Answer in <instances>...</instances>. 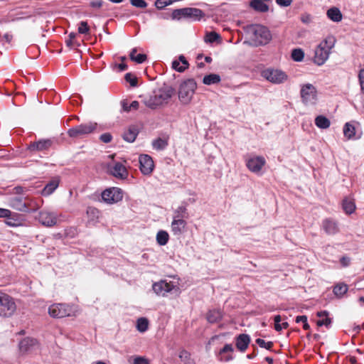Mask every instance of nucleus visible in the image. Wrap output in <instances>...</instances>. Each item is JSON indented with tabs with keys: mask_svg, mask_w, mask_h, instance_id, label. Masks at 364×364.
<instances>
[{
	"mask_svg": "<svg viewBox=\"0 0 364 364\" xmlns=\"http://www.w3.org/2000/svg\"><path fill=\"white\" fill-rule=\"evenodd\" d=\"M174 94L175 89L172 86L164 85L154 90L153 95L144 100V104L147 107L155 109L167 105Z\"/></svg>",
	"mask_w": 364,
	"mask_h": 364,
	"instance_id": "nucleus-1",
	"label": "nucleus"
},
{
	"mask_svg": "<svg viewBox=\"0 0 364 364\" xmlns=\"http://www.w3.org/2000/svg\"><path fill=\"white\" fill-rule=\"evenodd\" d=\"M245 31L255 46L266 45L272 39L269 28L261 24L249 25L246 27Z\"/></svg>",
	"mask_w": 364,
	"mask_h": 364,
	"instance_id": "nucleus-2",
	"label": "nucleus"
},
{
	"mask_svg": "<svg viewBox=\"0 0 364 364\" xmlns=\"http://www.w3.org/2000/svg\"><path fill=\"white\" fill-rule=\"evenodd\" d=\"M197 84L194 79H188L183 81L178 87V95L180 102L183 105H188L191 101Z\"/></svg>",
	"mask_w": 364,
	"mask_h": 364,
	"instance_id": "nucleus-3",
	"label": "nucleus"
},
{
	"mask_svg": "<svg viewBox=\"0 0 364 364\" xmlns=\"http://www.w3.org/2000/svg\"><path fill=\"white\" fill-rule=\"evenodd\" d=\"M97 127L96 122H89L85 124L73 127L68 130V134L71 138H82L93 133Z\"/></svg>",
	"mask_w": 364,
	"mask_h": 364,
	"instance_id": "nucleus-4",
	"label": "nucleus"
},
{
	"mask_svg": "<svg viewBox=\"0 0 364 364\" xmlns=\"http://www.w3.org/2000/svg\"><path fill=\"white\" fill-rule=\"evenodd\" d=\"M203 16V12L196 8H183L175 9L171 14V18L173 20H180L182 18H191L195 20H199Z\"/></svg>",
	"mask_w": 364,
	"mask_h": 364,
	"instance_id": "nucleus-5",
	"label": "nucleus"
},
{
	"mask_svg": "<svg viewBox=\"0 0 364 364\" xmlns=\"http://www.w3.org/2000/svg\"><path fill=\"white\" fill-rule=\"evenodd\" d=\"M16 311V304L8 294L0 291V316L9 317Z\"/></svg>",
	"mask_w": 364,
	"mask_h": 364,
	"instance_id": "nucleus-6",
	"label": "nucleus"
},
{
	"mask_svg": "<svg viewBox=\"0 0 364 364\" xmlns=\"http://www.w3.org/2000/svg\"><path fill=\"white\" fill-rule=\"evenodd\" d=\"M32 200L30 203H26L22 197L15 196L9 199V206L20 212H35L39 208L38 205H35L33 208H29L31 205Z\"/></svg>",
	"mask_w": 364,
	"mask_h": 364,
	"instance_id": "nucleus-7",
	"label": "nucleus"
},
{
	"mask_svg": "<svg viewBox=\"0 0 364 364\" xmlns=\"http://www.w3.org/2000/svg\"><path fill=\"white\" fill-rule=\"evenodd\" d=\"M301 97L306 105H314L317 101L316 87L311 84H306L301 89Z\"/></svg>",
	"mask_w": 364,
	"mask_h": 364,
	"instance_id": "nucleus-8",
	"label": "nucleus"
},
{
	"mask_svg": "<svg viewBox=\"0 0 364 364\" xmlns=\"http://www.w3.org/2000/svg\"><path fill=\"white\" fill-rule=\"evenodd\" d=\"M123 193L120 188L113 187L102 193V200L107 203H115L122 200Z\"/></svg>",
	"mask_w": 364,
	"mask_h": 364,
	"instance_id": "nucleus-9",
	"label": "nucleus"
},
{
	"mask_svg": "<svg viewBox=\"0 0 364 364\" xmlns=\"http://www.w3.org/2000/svg\"><path fill=\"white\" fill-rule=\"evenodd\" d=\"M39 343L36 338L26 337L22 339L18 343V350L21 355H26L32 353L38 348Z\"/></svg>",
	"mask_w": 364,
	"mask_h": 364,
	"instance_id": "nucleus-10",
	"label": "nucleus"
},
{
	"mask_svg": "<svg viewBox=\"0 0 364 364\" xmlns=\"http://www.w3.org/2000/svg\"><path fill=\"white\" fill-rule=\"evenodd\" d=\"M262 76L268 81L280 84L284 82L287 79V75L285 73L279 70L267 69L262 72Z\"/></svg>",
	"mask_w": 364,
	"mask_h": 364,
	"instance_id": "nucleus-11",
	"label": "nucleus"
},
{
	"mask_svg": "<svg viewBox=\"0 0 364 364\" xmlns=\"http://www.w3.org/2000/svg\"><path fill=\"white\" fill-rule=\"evenodd\" d=\"M40 223L46 227H53L57 224L58 215L53 212L42 210L37 218Z\"/></svg>",
	"mask_w": 364,
	"mask_h": 364,
	"instance_id": "nucleus-12",
	"label": "nucleus"
},
{
	"mask_svg": "<svg viewBox=\"0 0 364 364\" xmlns=\"http://www.w3.org/2000/svg\"><path fill=\"white\" fill-rule=\"evenodd\" d=\"M48 314L53 318H63L70 314L68 306L63 304H55L48 308Z\"/></svg>",
	"mask_w": 364,
	"mask_h": 364,
	"instance_id": "nucleus-13",
	"label": "nucleus"
},
{
	"mask_svg": "<svg viewBox=\"0 0 364 364\" xmlns=\"http://www.w3.org/2000/svg\"><path fill=\"white\" fill-rule=\"evenodd\" d=\"M343 132L348 140H356L361 137L362 132L359 129V125L355 122H348L345 124Z\"/></svg>",
	"mask_w": 364,
	"mask_h": 364,
	"instance_id": "nucleus-14",
	"label": "nucleus"
},
{
	"mask_svg": "<svg viewBox=\"0 0 364 364\" xmlns=\"http://www.w3.org/2000/svg\"><path fill=\"white\" fill-rule=\"evenodd\" d=\"M139 168L144 175H149L154 170V164L152 158L147 154H141L139 157Z\"/></svg>",
	"mask_w": 364,
	"mask_h": 364,
	"instance_id": "nucleus-15",
	"label": "nucleus"
},
{
	"mask_svg": "<svg viewBox=\"0 0 364 364\" xmlns=\"http://www.w3.org/2000/svg\"><path fill=\"white\" fill-rule=\"evenodd\" d=\"M176 285L173 282H167L165 280H161L153 284L152 288L154 292L158 295L165 296L167 293L170 292L174 289Z\"/></svg>",
	"mask_w": 364,
	"mask_h": 364,
	"instance_id": "nucleus-16",
	"label": "nucleus"
},
{
	"mask_svg": "<svg viewBox=\"0 0 364 364\" xmlns=\"http://www.w3.org/2000/svg\"><path fill=\"white\" fill-rule=\"evenodd\" d=\"M266 161L263 156H255L250 158L247 161V166L250 171L258 173L264 166Z\"/></svg>",
	"mask_w": 364,
	"mask_h": 364,
	"instance_id": "nucleus-17",
	"label": "nucleus"
},
{
	"mask_svg": "<svg viewBox=\"0 0 364 364\" xmlns=\"http://www.w3.org/2000/svg\"><path fill=\"white\" fill-rule=\"evenodd\" d=\"M328 55L329 51L318 45L315 50V55L314 58V63L318 65H323L328 59Z\"/></svg>",
	"mask_w": 364,
	"mask_h": 364,
	"instance_id": "nucleus-18",
	"label": "nucleus"
},
{
	"mask_svg": "<svg viewBox=\"0 0 364 364\" xmlns=\"http://www.w3.org/2000/svg\"><path fill=\"white\" fill-rule=\"evenodd\" d=\"M23 222L24 219L20 214L12 213L11 211L10 215L6 217L5 220L6 225L13 228L22 226L23 225Z\"/></svg>",
	"mask_w": 364,
	"mask_h": 364,
	"instance_id": "nucleus-19",
	"label": "nucleus"
},
{
	"mask_svg": "<svg viewBox=\"0 0 364 364\" xmlns=\"http://www.w3.org/2000/svg\"><path fill=\"white\" fill-rule=\"evenodd\" d=\"M111 173L116 178H125L128 175V172L125 166L119 162L115 163L110 169Z\"/></svg>",
	"mask_w": 364,
	"mask_h": 364,
	"instance_id": "nucleus-20",
	"label": "nucleus"
},
{
	"mask_svg": "<svg viewBox=\"0 0 364 364\" xmlns=\"http://www.w3.org/2000/svg\"><path fill=\"white\" fill-rule=\"evenodd\" d=\"M187 223L185 220L173 219L171 223V231L174 235H181L186 230Z\"/></svg>",
	"mask_w": 364,
	"mask_h": 364,
	"instance_id": "nucleus-21",
	"label": "nucleus"
},
{
	"mask_svg": "<svg viewBox=\"0 0 364 364\" xmlns=\"http://www.w3.org/2000/svg\"><path fill=\"white\" fill-rule=\"evenodd\" d=\"M52 144L50 139H41L30 144L28 149L31 151H44L48 149Z\"/></svg>",
	"mask_w": 364,
	"mask_h": 364,
	"instance_id": "nucleus-22",
	"label": "nucleus"
},
{
	"mask_svg": "<svg viewBox=\"0 0 364 364\" xmlns=\"http://www.w3.org/2000/svg\"><path fill=\"white\" fill-rule=\"evenodd\" d=\"M188 63L186 58L181 55L178 57V60H173L172 63V68L179 73H183L188 68Z\"/></svg>",
	"mask_w": 364,
	"mask_h": 364,
	"instance_id": "nucleus-23",
	"label": "nucleus"
},
{
	"mask_svg": "<svg viewBox=\"0 0 364 364\" xmlns=\"http://www.w3.org/2000/svg\"><path fill=\"white\" fill-rule=\"evenodd\" d=\"M250 342V338L247 334H240L236 338V346L242 352L245 351Z\"/></svg>",
	"mask_w": 364,
	"mask_h": 364,
	"instance_id": "nucleus-24",
	"label": "nucleus"
},
{
	"mask_svg": "<svg viewBox=\"0 0 364 364\" xmlns=\"http://www.w3.org/2000/svg\"><path fill=\"white\" fill-rule=\"evenodd\" d=\"M59 186V181L53 179L50 181L41 191V194L44 196H48L52 194Z\"/></svg>",
	"mask_w": 364,
	"mask_h": 364,
	"instance_id": "nucleus-25",
	"label": "nucleus"
},
{
	"mask_svg": "<svg viewBox=\"0 0 364 364\" xmlns=\"http://www.w3.org/2000/svg\"><path fill=\"white\" fill-rule=\"evenodd\" d=\"M138 135L137 129L134 127H130L123 134V139L129 143L134 142Z\"/></svg>",
	"mask_w": 364,
	"mask_h": 364,
	"instance_id": "nucleus-26",
	"label": "nucleus"
},
{
	"mask_svg": "<svg viewBox=\"0 0 364 364\" xmlns=\"http://www.w3.org/2000/svg\"><path fill=\"white\" fill-rule=\"evenodd\" d=\"M222 317V312L219 309L210 310L206 316L208 321L211 323L218 322Z\"/></svg>",
	"mask_w": 364,
	"mask_h": 364,
	"instance_id": "nucleus-27",
	"label": "nucleus"
},
{
	"mask_svg": "<svg viewBox=\"0 0 364 364\" xmlns=\"http://www.w3.org/2000/svg\"><path fill=\"white\" fill-rule=\"evenodd\" d=\"M323 228L328 234H334L338 230L336 224L330 219H326L323 222Z\"/></svg>",
	"mask_w": 364,
	"mask_h": 364,
	"instance_id": "nucleus-28",
	"label": "nucleus"
},
{
	"mask_svg": "<svg viewBox=\"0 0 364 364\" xmlns=\"http://www.w3.org/2000/svg\"><path fill=\"white\" fill-rule=\"evenodd\" d=\"M221 81V77L218 74L211 73L205 75L203 79V83L206 85L218 84Z\"/></svg>",
	"mask_w": 364,
	"mask_h": 364,
	"instance_id": "nucleus-29",
	"label": "nucleus"
},
{
	"mask_svg": "<svg viewBox=\"0 0 364 364\" xmlns=\"http://www.w3.org/2000/svg\"><path fill=\"white\" fill-rule=\"evenodd\" d=\"M316 126L322 129H327L330 127V120L323 115H318L315 118Z\"/></svg>",
	"mask_w": 364,
	"mask_h": 364,
	"instance_id": "nucleus-30",
	"label": "nucleus"
},
{
	"mask_svg": "<svg viewBox=\"0 0 364 364\" xmlns=\"http://www.w3.org/2000/svg\"><path fill=\"white\" fill-rule=\"evenodd\" d=\"M327 16L334 22L341 21V12L337 7H332L327 11Z\"/></svg>",
	"mask_w": 364,
	"mask_h": 364,
	"instance_id": "nucleus-31",
	"label": "nucleus"
},
{
	"mask_svg": "<svg viewBox=\"0 0 364 364\" xmlns=\"http://www.w3.org/2000/svg\"><path fill=\"white\" fill-rule=\"evenodd\" d=\"M250 6L255 10L260 12H267L269 10V6L262 0H252Z\"/></svg>",
	"mask_w": 364,
	"mask_h": 364,
	"instance_id": "nucleus-32",
	"label": "nucleus"
},
{
	"mask_svg": "<svg viewBox=\"0 0 364 364\" xmlns=\"http://www.w3.org/2000/svg\"><path fill=\"white\" fill-rule=\"evenodd\" d=\"M317 316L320 318V319L318 320L316 322L318 326H321L323 325L328 326L330 324L331 319L328 317L327 311H318L317 313Z\"/></svg>",
	"mask_w": 364,
	"mask_h": 364,
	"instance_id": "nucleus-33",
	"label": "nucleus"
},
{
	"mask_svg": "<svg viewBox=\"0 0 364 364\" xmlns=\"http://www.w3.org/2000/svg\"><path fill=\"white\" fill-rule=\"evenodd\" d=\"M188 217V214L186 208L185 206H179L175 210L173 219L185 220Z\"/></svg>",
	"mask_w": 364,
	"mask_h": 364,
	"instance_id": "nucleus-34",
	"label": "nucleus"
},
{
	"mask_svg": "<svg viewBox=\"0 0 364 364\" xmlns=\"http://www.w3.org/2000/svg\"><path fill=\"white\" fill-rule=\"evenodd\" d=\"M355 202L351 199H346L343 201V209L348 215L353 213L355 210Z\"/></svg>",
	"mask_w": 364,
	"mask_h": 364,
	"instance_id": "nucleus-35",
	"label": "nucleus"
},
{
	"mask_svg": "<svg viewBox=\"0 0 364 364\" xmlns=\"http://www.w3.org/2000/svg\"><path fill=\"white\" fill-rule=\"evenodd\" d=\"M168 239L169 235L165 230H159L156 234V242L159 245L164 246L166 245Z\"/></svg>",
	"mask_w": 364,
	"mask_h": 364,
	"instance_id": "nucleus-36",
	"label": "nucleus"
},
{
	"mask_svg": "<svg viewBox=\"0 0 364 364\" xmlns=\"http://www.w3.org/2000/svg\"><path fill=\"white\" fill-rule=\"evenodd\" d=\"M122 109L124 112H130L132 110H136L139 108V102L134 100L129 103L127 100H123L121 102Z\"/></svg>",
	"mask_w": 364,
	"mask_h": 364,
	"instance_id": "nucleus-37",
	"label": "nucleus"
},
{
	"mask_svg": "<svg viewBox=\"0 0 364 364\" xmlns=\"http://www.w3.org/2000/svg\"><path fill=\"white\" fill-rule=\"evenodd\" d=\"M134 53H136V48H133L130 53L129 57L132 61L140 64L146 60L147 57L145 54L140 53L136 55H134Z\"/></svg>",
	"mask_w": 364,
	"mask_h": 364,
	"instance_id": "nucleus-38",
	"label": "nucleus"
},
{
	"mask_svg": "<svg viewBox=\"0 0 364 364\" xmlns=\"http://www.w3.org/2000/svg\"><path fill=\"white\" fill-rule=\"evenodd\" d=\"M167 140L161 138H158L152 141V146L156 150H163L167 146Z\"/></svg>",
	"mask_w": 364,
	"mask_h": 364,
	"instance_id": "nucleus-39",
	"label": "nucleus"
},
{
	"mask_svg": "<svg viewBox=\"0 0 364 364\" xmlns=\"http://www.w3.org/2000/svg\"><path fill=\"white\" fill-rule=\"evenodd\" d=\"M149 321L146 318H139L136 321V328L139 332H145L148 329Z\"/></svg>",
	"mask_w": 364,
	"mask_h": 364,
	"instance_id": "nucleus-40",
	"label": "nucleus"
},
{
	"mask_svg": "<svg viewBox=\"0 0 364 364\" xmlns=\"http://www.w3.org/2000/svg\"><path fill=\"white\" fill-rule=\"evenodd\" d=\"M335 42L336 40L333 36H328L319 45L330 52V50L334 46Z\"/></svg>",
	"mask_w": 364,
	"mask_h": 364,
	"instance_id": "nucleus-41",
	"label": "nucleus"
},
{
	"mask_svg": "<svg viewBox=\"0 0 364 364\" xmlns=\"http://www.w3.org/2000/svg\"><path fill=\"white\" fill-rule=\"evenodd\" d=\"M304 57V53L301 48H295L291 52V58L294 61L300 62Z\"/></svg>",
	"mask_w": 364,
	"mask_h": 364,
	"instance_id": "nucleus-42",
	"label": "nucleus"
},
{
	"mask_svg": "<svg viewBox=\"0 0 364 364\" xmlns=\"http://www.w3.org/2000/svg\"><path fill=\"white\" fill-rule=\"evenodd\" d=\"M87 214L90 220L95 221L99 218L100 211L93 207H88L87 209Z\"/></svg>",
	"mask_w": 364,
	"mask_h": 364,
	"instance_id": "nucleus-43",
	"label": "nucleus"
},
{
	"mask_svg": "<svg viewBox=\"0 0 364 364\" xmlns=\"http://www.w3.org/2000/svg\"><path fill=\"white\" fill-rule=\"evenodd\" d=\"M220 38V36L216 32L212 31L207 33L205 36L204 40L206 43H213Z\"/></svg>",
	"mask_w": 364,
	"mask_h": 364,
	"instance_id": "nucleus-44",
	"label": "nucleus"
},
{
	"mask_svg": "<svg viewBox=\"0 0 364 364\" xmlns=\"http://www.w3.org/2000/svg\"><path fill=\"white\" fill-rule=\"evenodd\" d=\"M90 26H88L87 21H81L79 24L77 31L80 34H90Z\"/></svg>",
	"mask_w": 364,
	"mask_h": 364,
	"instance_id": "nucleus-45",
	"label": "nucleus"
},
{
	"mask_svg": "<svg viewBox=\"0 0 364 364\" xmlns=\"http://www.w3.org/2000/svg\"><path fill=\"white\" fill-rule=\"evenodd\" d=\"M256 343L259 345V347L266 348L267 350H270L273 346L274 343L272 341L266 342L262 338H257L255 341Z\"/></svg>",
	"mask_w": 364,
	"mask_h": 364,
	"instance_id": "nucleus-46",
	"label": "nucleus"
},
{
	"mask_svg": "<svg viewBox=\"0 0 364 364\" xmlns=\"http://www.w3.org/2000/svg\"><path fill=\"white\" fill-rule=\"evenodd\" d=\"M130 3L136 8L144 9L147 6V3L144 0H130Z\"/></svg>",
	"mask_w": 364,
	"mask_h": 364,
	"instance_id": "nucleus-47",
	"label": "nucleus"
},
{
	"mask_svg": "<svg viewBox=\"0 0 364 364\" xmlns=\"http://www.w3.org/2000/svg\"><path fill=\"white\" fill-rule=\"evenodd\" d=\"M358 80L360 86V90L364 94V68H361L358 72Z\"/></svg>",
	"mask_w": 364,
	"mask_h": 364,
	"instance_id": "nucleus-48",
	"label": "nucleus"
},
{
	"mask_svg": "<svg viewBox=\"0 0 364 364\" xmlns=\"http://www.w3.org/2000/svg\"><path fill=\"white\" fill-rule=\"evenodd\" d=\"M125 80L127 82H129L131 86L134 87L137 84V79L136 77L133 76L131 73H127L125 75Z\"/></svg>",
	"mask_w": 364,
	"mask_h": 364,
	"instance_id": "nucleus-49",
	"label": "nucleus"
},
{
	"mask_svg": "<svg viewBox=\"0 0 364 364\" xmlns=\"http://www.w3.org/2000/svg\"><path fill=\"white\" fill-rule=\"evenodd\" d=\"M134 364H150V363L145 357L136 356L134 359Z\"/></svg>",
	"mask_w": 364,
	"mask_h": 364,
	"instance_id": "nucleus-50",
	"label": "nucleus"
},
{
	"mask_svg": "<svg viewBox=\"0 0 364 364\" xmlns=\"http://www.w3.org/2000/svg\"><path fill=\"white\" fill-rule=\"evenodd\" d=\"M170 4H171V0H157L155 3L156 6L160 9L164 8Z\"/></svg>",
	"mask_w": 364,
	"mask_h": 364,
	"instance_id": "nucleus-51",
	"label": "nucleus"
},
{
	"mask_svg": "<svg viewBox=\"0 0 364 364\" xmlns=\"http://www.w3.org/2000/svg\"><path fill=\"white\" fill-rule=\"evenodd\" d=\"M77 34L75 33H70L68 36L69 39L66 40L65 43L66 45L71 48L73 45L75 44V42L74 41V39L75 38Z\"/></svg>",
	"mask_w": 364,
	"mask_h": 364,
	"instance_id": "nucleus-52",
	"label": "nucleus"
},
{
	"mask_svg": "<svg viewBox=\"0 0 364 364\" xmlns=\"http://www.w3.org/2000/svg\"><path fill=\"white\" fill-rule=\"evenodd\" d=\"M274 328L277 331H281L282 330V327H281V316L279 315H277L274 316Z\"/></svg>",
	"mask_w": 364,
	"mask_h": 364,
	"instance_id": "nucleus-53",
	"label": "nucleus"
},
{
	"mask_svg": "<svg viewBox=\"0 0 364 364\" xmlns=\"http://www.w3.org/2000/svg\"><path fill=\"white\" fill-rule=\"evenodd\" d=\"M100 140L102 141H103L104 143H109L111 141L112 139V136L109 133H105V134H102L100 137Z\"/></svg>",
	"mask_w": 364,
	"mask_h": 364,
	"instance_id": "nucleus-54",
	"label": "nucleus"
},
{
	"mask_svg": "<svg viewBox=\"0 0 364 364\" xmlns=\"http://www.w3.org/2000/svg\"><path fill=\"white\" fill-rule=\"evenodd\" d=\"M232 351H233L232 346L231 344H225L224 347L220 350V354L222 355L223 353Z\"/></svg>",
	"mask_w": 364,
	"mask_h": 364,
	"instance_id": "nucleus-55",
	"label": "nucleus"
},
{
	"mask_svg": "<svg viewBox=\"0 0 364 364\" xmlns=\"http://www.w3.org/2000/svg\"><path fill=\"white\" fill-rule=\"evenodd\" d=\"M276 3L280 6L287 7L291 5L292 0H276Z\"/></svg>",
	"mask_w": 364,
	"mask_h": 364,
	"instance_id": "nucleus-56",
	"label": "nucleus"
},
{
	"mask_svg": "<svg viewBox=\"0 0 364 364\" xmlns=\"http://www.w3.org/2000/svg\"><path fill=\"white\" fill-rule=\"evenodd\" d=\"M11 214V210L5 208H0V218H5L9 216Z\"/></svg>",
	"mask_w": 364,
	"mask_h": 364,
	"instance_id": "nucleus-57",
	"label": "nucleus"
},
{
	"mask_svg": "<svg viewBox=\"0 0 364 364\" xmlns=\"http://www.w3.org/2000/svg\"><path fill=\"white\" fill-rule=\"evenodd\" d=\"M103 5L102 0H95L90 2V6L93 8H100Z\"/></svg>",
	"mask_w": 364,
	"mask_h": 364,
	"instance_id": "nucleus-58",
	"label": "nucleus"
},
{
	"mask_svg": "<svg viewBox=\"0 0 364 364\" xmlns=\"http://www.w3.org/2000/svg\"><path fill=\"white\" fill-rule=\"evenodd\" d=\"M333 293L335 295H336L338 297H340L341 296V285L337 284L334 289H333Z\"/></svg>",
	"mask_w": 364,
	"mask_h": 364,
	"instance_id": "nucleus-59",
	"label": "nucleus"
},
{
	"mask_svg": "<svg viewBox=\"0 0 364 364\" xmlns=\"http://www.w3.org/2000/svg\"><path fill=\"white\" fill-rule=\"evenodd\" d=\"M307 321V317L306 316H296V323H299V322H305Z\"/></svg>",
	"mask_w": 364,
	"mask_h": 364,
	"instance_id": "nucleus-60",
	"label": "nucleus"
},
{
	"mask_svg": "<svg viewBox=\"0 0 364 364\" xmlns=\"http://www.w3.org/2000/svg\"><path fill=\"white\" fill-rule=\"evenodd\" d=\"M3 38L6 41V42L9 43L11 42V41L13 39V36L9 33H5L3 36Z\"/></svg>",
	"mask_w": 364,
	"mask_h": 364,
	"instance_id": "nucleus-61",
	"label": "nucleus"
},
{
	"mask_svg": "<svg viewBox=\"0 0 364 364\" xmlns=\"http://www.w3.org/2000/svg\"><path fill=\"white\" fill-rule=\"evenodd\" d=\"M14 191L16 194H22L23 188L21 186H17L14 188Z\"/></svg>",
	"mask_w": 364,
	"mask_h": 364,
	"instance_id": "nucleus-62",
	"label": "nucleus"
},
{
	"mask_svg": "<svg viewBox=\"0 0 364 364\" xmlns=\"http://www.w3.org/2000/svg\"><path fill=\"white\" fill-rule=\"evenodd\" d=\"M118 68L121 71H124L127 69V65L125 63H120L118 65Z\"/></svg>",
	"mask_w": 364,
	"mask_h": 364,
	"instance_id": "nucleus-63",
	"label": "nucleus"
},
{
	"mask_svg": "<svg viewBox=\"0 0 364 364\" xmlns=\"http://www.w3.org/2000/svg\"><path fill=\"white\" fill-rule=\"evenodd\" d=\"M232 356L231 355H227V356H225V357H221L220 360H224V361H229L232 359Z\"/></svg>",
	"mask_w": 364,
	"mask_h": 364,
	"instance_id": "nucleus-64",
	"label": "nucleus"
}]
</instances>
